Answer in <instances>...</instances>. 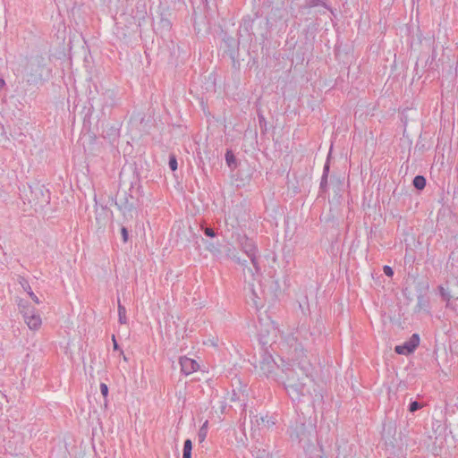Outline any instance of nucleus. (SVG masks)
<instances>
[{
	"label": "nucleus",
	"instance_id": "nucleus-19",
	"mask_svg": "<svg viewBox=\"0 0 458 458\" xmlns=\"http://www.w3.org/2000/svg\"><path fill=\"white\" fill-rule=\"evenodd\" d=\"M318 5L325 7L326 9L329 10L334 14V11L327 5V4L326 3V0H310L307 4V6L310 8L318 6Z\"/></svg>",
	"mask_w": 458,
	"mask_h": 458
},
{
	"label": "nucleus",
	"instance_id": "nucleus-1",
	"mask_svg": "<svg viewBox=\"0 0 458 458\" xmlns=\"http://www.w3.org/2000/svg\"><path fill=\"white\" fill-rule=\"evenodd\" d=\"M242 250L249 257L250 260V266H246L245 261L242 262L240 259H237V262L243 266V275L245 281L248 283L249 289L251 292V301L256 308L262 306L260 302V297L254 288V282L259 281V255L258 248L253 242L246 235H242L238 239Z\"/></svg>",
	"mask_w": 458,
	"mask_h": 458
},
{
	"label": "nucleus",
	"instance_id": "nucleus-23",
	"mask_svg": "<svg viewBox=\"0 0 458 458\" xmlns=\"http://www.w3.org/2000/svg\"><path fill=\"white\" fill-rule=\"evenodd\" d=\"M413 185L418 190L424 189V187L426 185L425 178L423 176H421V175L415 176V178L413 179Z\"/></svg>",
	"mask_w": 458,
	"mask_h": 458
},
{
	"label": "nucleus",
	"instance_id": "nucleus-11",
	"mask_svg": "<svg viewBox=\"0 0 458 458\" xmlns=\"http://www.w3.org/2000/svg\"><path fill=\"white\" fill-rule=\"evenodd\" d=\"M180 365L182 372L185 375H190L197 371L199 368V365L195 360L188 357L180 358Z\"/></svg>",
	"mask_w": 458,
	"mask_h": 458
},
{
	"label": "nucleus",
	"instance_id": "nucleus-29",
	"mask_svg": "<svg viewBox=\"0 0 458 458\" xmlns=\"http://www.w3.org/2000/svg\"><path fill=\"white\" fill-rule=\"evenodd\" d=\"M121 233H122L123 242H126L128 241V236H129L127 228L123 226L121 229Z\"/></svg>",
	"mask_w": 458,
	"mask_h": 458
},
{
	"label": "nucleus",
	"instance_id": "nucleus-32",
	"mask_svg": "<svg viewBox=\"0 0 458 458\" xmlns=\"http://www.w3.org/2000/svg\"><path fill=\"white\" fill-rule=\"evenodd\" d=\"M314 458H327V456L324 453L322 445H320L319 447V454H316Z\"/></svg>",
	"mask_w": 458,
	"mask_h": 458
},
{
	"label": "nucleus",
	"instance_id": "nucleus-7",
	"mask_svg": "<svg viewBox=\"0 0 458 458\" xmlns=\"http://www.w3.org/2000/svg\"><path fill=\"white\" fill-rule=\"evenodd\" d=\"M279 329L273 321L267 324H261L259 329V339L262 345L272 346L276 343Z\"/></svg>",
	"mask_w": 458,
	"mask_h": 458
},
{
	"label": "nucleus",
	"instance_id": "nucleus-28",
	"mask_svg": "<svg viewBox=\"0 0 458 458\" xmlns=\"http://www.w3.org/2000/svg\"><path fill=\"white\" fill-rule=\"evenodd\" d=\"M100 391L104 398L107 396L108 394V387L105 383L100 384Z\"/></svg>",
	"mask_w": 458,
	"mask_h": 458
},
{
	"label": "nucleus",
	"instance_id": "nucleus-4",
	"mask_svg": "<svg viewBox=\"0 0 458 458\" xmlns=\"http://www.w3.org/2000/svg\"><path fill=\"white\" fill-rule=\"evenodd\" d=\"M43 70L44 64L42 58H34L26 61L24 73L27 82L30 84H35L42 80Z\"/></svg>",
	"mask_w": 458,
	"mask_h": 458
},
{
	"label": "nucleus",
	"instance_id": "nucleus-14",
	"mask_svg": "<svg viewBox=\"0 0 458 458\" xmlns=\"http://www.w3.org/2000/svg\"><path fill=\"white\" fill-rule=\"evenodd\" d=\"M305 434V427L304 424H301L300 427H297L294 429L290 431V437L293 441L301 442L303 440V436Z\"/></svg>",
	"mask_w": 458,
	"mask_h": 458
},
{
	"label": "nucleus",
	"instance_id": "nucleus-35",
	"mask_svg": "<svg viewBox=\"0 0 458 458\" xmlns=\"http://www.w3.org/2000/svg\"><path fill=\"white\" fill-rule=\"evenodd\" d=\"M248 396H240V395H237L236 396V399L237 400H241V399H244V398H247Z\"/></svg>",
	"mask_w": 458,
	"mask_h": 458
},
{
	"label": "nucleus",
	"instance_id": "nucleus-18",
	"mask_svg": "<svg viewBox=\"0 0 458 458\" xmlns=\"http://www.w3.org/2000/svg\"><path fill=\"white\" fill-rule=\"evenodd\" d=\"M118 317L120 324H127L126 309L118 300Z\"/></svg>",
	"mask_w": 458,
	"mask_h": 458
},
{
	"label": "nucleus",
	"instance_id": "nucleus-10",
	"mask_svg": "<svg viewBox=\"0 0 458 458\" xmlns=\"http://www.w3.org/2000/svg\"><path fill=\"white\" fill-rule=\"evenodd\" d=\"M96 224L98 229H104L110 220L111 211L103 206L96 207Z\"/></svg>",
	"mask_w": 458,
	"mask_h": 458
},
{
	"label": "nucleus",
	"instance_id": "nucleus-27",
	"mask_svg": "<svg viewBox=\"0 0 458 458\" xmlns=\"http://www.w3.org/2000/svg\"><path fill=\"white\" fill-rule=\"evenodd\" d=\"M169 167L172 171H175L177 169V160L174 155L170 156L169 157Z\"/></svg>",
	"mask_w": 458,
	"mask_h": 458
},
{
	"label": "nucleus",
	"instance_id": "nucleus-9",
	"mask_svg": "<svg viewBox=\"0 0 458 458\" xmlns=\"http://www.w3.org/2000/svg\"><path fill=\"white\" fill-rule=\"evenodd\" d=\"M420 344V336L418 334H413L411 338L401 345H397L394 351L398 354L408 355L414 352Z\"/></svg>",
	"mask_w": 458,
	"mask_h": 458
},
{
	"label": "nucleus",
	"instance_id": "nucleus-3",
	"mask_svg": "<svg viewBox=\"0 0 458 458\" xmlns=\"http://www.w3.org/2000/svg\"><path fill=\"white\" fill-rule=\"evenodd\" d=\"M18 309L23 317L25 324L30 330L38 331L41 327L42 319L34 306L27 301L20 299L18 301Z\"/></svg>",
	"mask_w": 458,
	"mask_h": 458
},
{
	"label": "nucleus",
	"instance_id": "nucleus-8",
	"mask_svg": "<svg viewBox=\"0 0 458 458\" xmlns=\"http://www.w3.org/2000/svg\"><path fill=\"white\" fill-rule=\"evenodd\" d=\"M439 291L444 301H446V307H452V300L458 299V283L454 281L453 284L447 282L446 287L440 286Z\"/></svg>",
	"mask_w": 458,
	"mask_h": 458
},
{
	"label": "nucleus",
	"instance_id": "nucleus-33",
	"mask_svg": "<svg viewBox=\"0 0 458 458\" xmlns=\"http://www.w3.org/2000/svg\"><path fill=\"white\" fill-rule=\"evenodd\" d=\"M113 342H114V350H117L118 349V344L116 343V340L114 338V335H113Z\"/></svg>",
	"mask_w": 458,
	"mask_h": 458
},
{
	"label": "nucleus",
	"instance_id": "nucleus-31",
	"mask_svg": "<svg viewBox=\"0 0 458 458\" xmlns=\"http://www.w3.org/2000/svg\"><path fill=\"white\" fill-rule=\"evenodd\" d=\"M383 271H384V273H385L387 276H393V275H394V271H393L392 267H389V266H387V265H386V266H384V267H383Z\"/></svg>",
	"mask_w": 458,
	"mask_h": 458
},
{
	"label": "nucleus",
	"instance_id": "nucleus-20",
	"mask_svg": "<svg viewBox=\"0 0 458 458\" xmlns=\"http://www.w3.org/2000/svg\"><path fill=\"white\" fill-rule=\"evenodd\" d=\"M192 443L190 439H186L183 445L182 458H191Z\"/></svg>",
	"mask_w": 458,
	"mask_h": 458
},
{
	"label": "nucleus",
	"instance_id": "nucleus-36",
	"mask_svg": "<svg viewBox=\"0 0 458 458\" xmlns=\"http://www.w3.org/2000/svg\"><path fill=\"white\" fill-rule=\"evenodd\" d=\"M122 354L123 355V360H127V358H126V356L123 354V352H122Z\"/></svg>",
	"mask_w": 458,
	"mask_h": 458
},
{
	"label": "nucleus",
	"instance_id": "nucleus-17",
	"mask_svg": "<svg viewBox=\"0 0 458 458\" xmlns=\"http://www.w3.org/2000/svg\"><path fill=\"white\" fill-rule=\"evenodd\" d=\"M328 172H329V163L327 162L324 165L323 175H322L321 182H320V189L322 191H326L327 184Z\"/></svg>",
	"mask_w": 458,
	"mask_h": 458
},
{
	"label": "nucleus",
	"instance_id": "nucleus-5",
	"mask_svg": "<svg viewBox=\"0 0 458 458\" xmlns=\"http://www.w3.org/2000/svg\"><path fill=\"white\" fill-rule=\"evenodd\" d=\"M248 218L247 208L242 204H237L229 209L225 221L227 225L234 228L245 225Z\"/></svg>",
	"mask_w": 458,
	"mask_h": 458
},
{
	"label": "nucleus",
	"instance_id": "nucleus-12",
	"mask_svg": "<svg viewBox=\"0 0 458 458\" xmlns=\"http://www.w3.org/2000/svg\"><path fill=\"white\" fill-rule=\"evenodd\" d=\"M277 369L276 362L271 355H265L260 361V369L267 377L272 376L274 370Z\"/></svg>",
	"mask_w": 458,
	"mask_h": 458
},
{
	"label": "nucleus",
	"instance_id": "nucleus-6",
	"mask_svg": "<svg viewBox=\"0 0 458 458\" xmlns=\"http://www.w3.org/2000/svg\"><path fill=\"white\" fill-rule=\"evenodd\" d=\"M29 202L38 208H43L50 202V192L44 185L37 183L30 187Z\"/></svg>",
	"mask_w": 458,
	"mask_h": 458
},
{
	"label": "nucleus",
	"instance_id": "nucleus-2",
	"mask_svg": "<svg viewBox=\"0 0 458 458\" xmlns=\"http://www.w3.org/2000/svg\"><path fill=\"white\" fill-rule=\"evenodd\" d=\"M282 372L284 374V377L281 376L279 380L283 382L290 398L293 400L301 395L305 396V392L309 391L307 385L311 383V380L303 370L299 367L297 369L286 368Z\"/></svg>",
	"mask_w": 458,
	"mask_h": 458
},
{
	"label": "nucleus",
	"instance_id": "nucleus-21",
	"mask_svg": "<svg viewBox=\"0 0 458 458\" xmlns=\"http://www.w3.org/2000/svg\"><path fill=\"white\" fill-rule=\"evenodd\" d=\"M220 245L218 243H214L211 242H206V249L210 251L214 255H217L220 253Z\"/></svg>",
	"mask_w": 458,
	"mask_h": 458
},
{
	"label": "nucleus",
	"instance_id": "nucleus-16",
	"mask_svg": "<svg viewBox=\"0 0 458 458\" xmlns=\"http://www.w3.org/2000/svg\"><path fill=\"white\" fill-rule=\"evenodd\" d=\"M259 420L267 428H271L273 426L276 425V417L268 414H266L265 416H260Z\"/></svg>",
	"mask_w": 458,
	"mask_h": 458
},
{
	"label": "nucleus",
	"instance_id": "nucleus-26",
	"mask_svg": "<svg viewBox=\"0 0 458 458\" xmlns=\"http://www.w3.org/2000/svg\"><path fill=\"white\" fill-rule=\"evenodd\" d=\"M424 406V403H411L409 406V411L413 412L419 409H421Z\"/></svg>",
	"mask_w": 458,
	"mask_h": 458
},
{
	"label": "nucleus",
	"instance_id": "nucleus-25",
	"mask_svg": "<svg viewBox=\"0 0 458 458\" xmlns=\"http://www.w3.org/2000/svg\"><path fill=\"white\" fill-rule=\"evenodd\" d=\"M118 208L120 210L123 211V213L125 214L126 212H130L131 213L133 211V207L131 204H125L124 206H123L122 204H117Z\"/></svg>",
	"mask_w": 458,
	"mask_h": 458
},
{
	"label": "nucleus",
	"instance_id": "nucleus-22",
	"mask_svg": "<svg viewBox=\"0 0 458 458\" xmlns=\"http://www.w3.org/2000/svg\"><path fill=\"white\" fill-rule=\"evenodd\" d=\"M225 161L228 166H236V158L232 150H227L225 153Z\"/></svg>",
	"mask_w": 458,
	"mask_h": 458
},
{
	"label": "nucleus",
	"instance_id": "nucleus-34",
	"mask_svg": "<svg viewBox=\"0 0 458 458\" xmlns=\"http://www.w3.org/2000/svg\"><path fill=\"white\" fill-rule=\"evenodd\" d=\"M5 85V81L4 79H0V89H2Z\"/></svg>",
	"mask_w": 458,
	"mask_h": 458
},
{
	"label": "nucleus",
	"instance_id": "nucleus-30",
	"mask_svg": "<svg viewBox=\"0 0 458 458\" xmlns=\"http://www.w3.org/2000/svg\"><path fill=\"white\" fill-rule=\"evenodd\" d=\"M204 233H205V234H206L207 236L211 237V238H213V237H215V236H216V233H215V231H214L212 228H209V227H206V228L204 229Z\"/></svg>",
	"mask_w": 458,
	"mask_h": 458
},
{
	"label": "nucleus",
	"instance_id": "nucleus-24",
	"mask_svg": "<svg viewBox=\"0 0 458 458\" xmlns=\"http://www.w3.org/2000/svg\"><path fill=\"white\" fill-rule=\"evenodd\" d=\"M208 434V420L204 422V424L201 426V428L199 430L198 437L199 442H202L205 440Z\"/></svg>",
	"mask_w": 458,
	"mask_h": 458
},
{
	"label": "nucleus",
	"instance_id": "nucleus-13",
	"mask_svg": "<svg viewBox=\"0 0 458 458\" xmlns=\"http://www.w3.org/2000/svg\"><path fill=\"white\" fill-rule=\"evenodd\" d=\"M429 310V300L428 298L423 296V295H419L418 296V299H417V304H416V307H415V311L417 312H421V311H424V312H428Z\"/></svg>",
	"mask_w": 458,
	"mask_h": 458
},
{
	"label": "nucleus",
	"instance_id": "nucleus-15",
	"mask_svg": "<svg viewBox=\"0 0 458 458\" xmlns=\"http://www.w3.org/2000/svg\"><path fill=\"white\" fill-rule=\"evenodd\" d=\"M21 284L22 286V288L24 289L25 292H27V293L29 294V296L31 298V300L36 303V304H39L40 303V301L39 299L38 298V296L33 293V291L31 290V287L30 286V284H28L27 281L23 280V282H21Z\"/></svg>",
	"mask_w": 458,
	"mask_h": 458
}]
</instances>
